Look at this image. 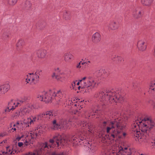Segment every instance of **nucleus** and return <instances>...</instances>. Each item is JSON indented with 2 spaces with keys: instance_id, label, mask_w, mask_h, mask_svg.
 <instances>
[{
  "instance_id": "nucleus-1",
  "label": "nucleus",
  "mask_w": 155,
  "mask_h": 155,
  "mask_svg": "<svg viewBox=\"0 0 155 155\" xmlns=\"http://www.w3.org/2000/svg\"><path fill=\"white\" fill-rule=\"evenodd\" d=\"M85 139V137L82 135H74L69 137L66 139H62L61 136L58 133L56 134L52 139L49 140L48 143L45 142L41 143V147L38 149L35 150L32 152H29L22 155H41L43 151L48 150V149L53 148L59 145L64 146L66 143L69 142L76 145H79L80 142Z\"/></svg>"
},
{
  "instance_id": "nucleus-2",
  "label": "nucleus",
  "mask_w": 155,
  "mask_h": 155,
  "mask_svg": "<svg viewBox=\"0 0 155 155\" xmlns=\"http://www.w3.org/2000/svg\"><path fill=\"white\" fill-rule=\"evenodd\" d=\"M114 121L109 122L106 120L100 118L98 126L101 128L102 134L106 132L109 134L108 136L110 139L116 140L123 137H125L126 134L124 132L125 127L123 120L120 118L116 119ZM114 141L116 142V141Z\"/></svg>"
},
{
  "instance_id": "nucleus-3",
  "label": "nucleus",
  "mask_w": 155,
  "mask_h": 155,
  "mask_svg": "<svg viewBox=\"0 0 155 155\" xmlns=\"http://www.w3.org/2000/svg\"><path fill=\"white\" fill-rule=\"evenodd\" d=\"M155 126V122L152 120L144 118L141 120L140 117L136 119L132 125V129L135 140L140 143L146 139V135L152 130Z\"/></svg>"
},
{
  "instance_id": "nucleus-4",
  "label": "nucleus",
  "mask_w": 155,
  "mask_h": 155,
  "mask_svg": "<svg viewBox=\"0 0 155 155\" xmlns=\"http://www.w3.org/2000/svg\"><path fill=\"white\" fill-rule=\"evenodd\" d=\"M121 94V92L119 91H115L113 90L105 91H100L95 94L94 97L101 102L103 104L105 105L108 104L109 103L122 102L124 100V98Z\"/></svg>"
},
{
  "instance_id": "nucleus-5",
  "label": "nucleus",
  "mask_w": 155,
  "mask_h": 155,
  "mask_svg": "<svg viewBox=\"0 0 155 155\" xmlns=\"http://www.w3.org/2000/svg\"><path fill=\"white\" fill-rule=\"evenodd\" d=\"M65 97L63 91L60 90H50L48 92L43 91L40 92L37 95V98L41 101H43L46 103L52 102H56L58 104L62 102Z\"/></svg>"
},
{
  "instance_id": "nucleus-6",
  "label": "nucleus",
  "mask_w": 155,
  "mask_h": 155,
  "mask_svg": "<svg viewBox=\"0 0 155 155\" xmlns=\"http://www.w3.org/2000/svg\"><path fill=\"white\" fill-rule=\"evenodd\" d=\"M41 129V128H39L38 129H35L33 132L30 133L27 132L21 136H18L16 138L17 140L21 141L18 143V146L21 147L24 144L27 146L30 143H33L32 139L39 136L42 133L43 131Z\"/></svg>"
},
{
  "instance_id": "nucleus-7",
  "label": "nucleus",
  "mask_w": 155,
  "mask_h": 155,
  "mask_svg": "<svg viewBox=\"0 0 155 155\" xmlns=\"http://www.w3.org/2000/svg\"><path fill=\"white\" fill-rule=\"evenodd\" d=\"M81 82V91L84 93H89L92 89L98 84L97 80L94 77L83 78L79 81L77 82L76 86H78Z\"/></svg>"
},
{
  "instance_id": "nucleus-8",
  "label": "nucleus",
  "mask_w": 155,
  "mask_h": 155,
  "mask_svg": "<svg viewBox=\"0 0 155 155\" xmlns=\"http://www.w3.org/2000/svg\"><path fill=\"white\" fill-rule=\"evenodd\" d=\"M103 155H133L130 149L124 148L121 146L114 144L111 146V150Z\"/></svg>"
},
{
  "instance_id": "nucleus-9",
  "label": "nucleus",
  "mask_w": 155,
  "mask_h": 155,
  "mask_svg": "<svg viewBox=\"0 0 155 155\" xmlns=\"http://www.w3.org/2000/svg\"><path fill=\"white\" fill-rule=\"evenodd\" d=\"M72 121L71 120L67 121L65 120L62 119L59 121L57 122L56 120H54L51 124V128L52 129L54 130H56L61 128L65 129H67L69 125H71V123Z\"/></svg>"
},
{
  "instance_id": "nucleus-10",
  "label": "nucleus",
  "mask_w": 155,
  "mask_h": 155,
  "mask_svg": "<svg viewBox=\"0 0 155 155\" xmlns=\"http://www.w3.org/2000/svg\"><path fill=\"white\" fill-rule=\"evenodd\" d=\"M41 72V70H37L35 74L29 73L25 77L26 84L29 83L31 84H35L38 81L39 76Z\"/></svg>"
},
{
  "instance_id": "nucleus-11",
  "label": "nucleus",
  "mask_w": 155,
  "mask_h": 155,
  "mask_svg": "<svg viewBox=\"0 0 155 155\" xmlns=\"http://www.w3.org/2000/svg\"><path fill=\"white\" fill-rule=\"evenodd\" d=\"M33 110L28 107L21 108L18 114V116L23 117L31 115L32 113Z\"/></svg>"
},
{
  "instance_id": "nucleus-12",
  "label": "nucleus",
  "mask_w": 155,
  "mask_h": 155,
  "mask_svg": "<svg viewBox=\"0 0 155 155\" xmlns=\"http://www.w3.org/2000/svg\"><path fill=\"white\" fill-rule=\"evenodd\" d=\"M36 118V117L31 115L30 117L23 120V124L26 127H31L34 124Z\"/></svg>"
},
{
  "instance_id": "nucleus-13",
  "label": "nucleus",
  "mask_w": 155,
  "mask_h": 155,
  "mask_svg": "<svg viewBox=\"0 0 155 155\" xmlns=\"http://www.w3.org/2000/svg\"><path fill=\"white\" fill-rule=\"evenodd\" d=\"M80 126L82 129L87 130L88 131L91 132V133L94 132L93 130L94 129V126L91 123L87 124L84 121H81L80 123Z\"/></svg>"
},
{
  "instance_id": "nucleus-14",
  "label": "nucleus",
  "mask_w": 155,
  "mask_h": 155,
  "mask_svg": "<svg viewBox=\"0 0 155 155\" xmlns=\"http://www.w3.org/2000/svg\"><path fill=\"white\" fill-rule=\"evenodd\" d=\"M137 46L139 51H145L147 48V44L145 40L140 39L138 41Z\"/></svg>"
},
{
  "instance_id": "nucleus-15",
  "label": "nucleus",
  "mask_w": 155,
  "mask_h": 155,
  "mask_svg": "<svg viewBox=\"0 0 155 155\" xmlns=\"http://www.w3.org/2000/svg\"><path fill=\"white\" fill-rule=\"evenodd\" d=\"M64 58L66 62L69 63L74 59V56L70 52H66L64 55Z\"/></svg>"
},
{
  "instance_id": "nucleus-16",
  "label": "nucleus",
  "mask_w": 155,
  "mask_h": 155,
  "mask_svg": "<svg viewBox=\"0 0 155 155\" xmlns=\"http://www.w3.org/2000/svg\"><path fill=\"white\" fill-rule=\"evenodd\" d=\"M119 27L118 24L114 20L110 21L107 26L108 29L110 30H116L118 29Z\"/></svg>"
},
{
  "instance_id": "nucleus-17",
  "label": "nucleus",
  "mask_w": 155,
  "mask_h": 155,
  "mask_svg": "<svg viewBox=\"0 0 155 155\" xmlns=\"http://www.w3.org/2000/svg\"><path fill=\"white\" fill-rule=\"evenodd\" d=\"M10 86L8 84H4L0 86V96L5 94L9 89Z\"/></svg>"
},
{
  "instance_id": "nucleus-18",
  "label": "nucleus",
  "mask_w": 155,
  "mask_h": 155,
  "mask_svg": "<svg viewBox=\"0 0 155 155\" xmlns=\"http://www.w3.org/2000/svg\"><path fill=\"white\" fill-rule=\"evenodd\" d=\"M8 106L10 107V110H13L16 107L21 106V104L19 102L12 100L8 102Z\"/></svg>"
},
{
  "instance_id": "nucleus-19",
  "label": "nucleus",
  "mask_w": 155,
  "mask_h": 155,
  "mask_svg": "<svg viewBox=\"0 0 155 155\" xmlns=\"http://www.w3.org/2000/svg\"><path fill=\"white\" fill-rule=\"evenodd\" d=\"M132 15L136 18H140L141 16V11L139 8H137L134 9Z\"/></svg>"
},
{
  "instance_id": "nucleus-20",
  "label": "nucleus",
  "mask_w": 155,
  "mask_h": 155,
  "mask_svg": "<svg viewBox=\"0 0 155 155\" xmlns=\"http://www.w3.org/2000/svg\"><path fill=\"white\" fill-rule=\"evenodd\" d=\"M101 40V36L98 32H96L92 36V41L94 43H97L99 42Z\"/></svg>"
},
{
  "instance_id": "nucleus-21",
  "label": "nucleus",
  "mask_w": 155,
  "mask_h": 155,
  "mask_svg": "<svg viewBox=\"0 0 155 155\" xmlns=\"http://www.w3.org/2000/svg\"><path fill=\"white\" fill-rule=\"evenodd\" d=\"M47 54L46 50L45 49H41L38 50L36 52V54L38 58H44L46 56Z\"/></svg>"
},
{
  "instance_id": "nucleus-22",
  "label": "nucleus",
  "mask_w": 155,
  "mask_h": 155,
  "mask_svg": "<svg viewBox=\"0 0 155 155\" xmlns=\"http://www.w3.org/2000/svg\"><path fill=\"white\" fill-rule=\"evenodd\" d=\"M17 150L14 148V146L12 147L8 146L6 147V152H3L2 153H4L5 155L6 154H14L16 153Z\"/></svg>"
},
{
  "instance_id": "nucleus-23",
  "label": "nucleus",
  "mask_w": 155,
  "mask_h": 155,
  "mask_svg": "<svg viewBox=\"0 0 155 155\" xmlns=\"http://www.w3.org/2000/svg\"><path fill=\"white\" fill-rule=\"evenodd\" d=\"M52 77L53 78L56 79L58 81L61 82H63L64 80V74H56L55 73H53Z\"/></svg>"
},
{
  "instance_id": "nucleus-24",
  "label": "nucleus",
  "mask_w": 155,
  "mask_h": 155,
  "mask_svg": "<svg viewBox=\"0 0 155 155\" xmlns=\"http://www.w3.org/2000/svg\"><path fill=\"white\" fill-rule=\"evenodd\" d=\"M83 101H84V100H83L80 101V99H72L68 104H70V105H74V106L79 107L80 106L79 103L81 102H82ZM77 108H78L79 110H80L79 107H77Z\"/></svg>"
},
{
  "instance_id": "nucleus-25",
  "label": "nucleus",
  "mask_w": 155,
  "mask_h": 155,
  "mask_svg": "<svg viewBox=\"0 0 155 155\" xmlns=\"http://www.w3.org/2000/svg\"><path fill=\"white\" fill-rule=\"evenodd\" d=\"M45 118L48 120H51L54 117V116H55L54 113L51 111H47L45 113Z\"/></svg>"
},
{
  "instance_id": "nucleus-26",
  "label": "nucleus",
  "mask_w": 155,
  "mask_h": 155,
  "mask_svg": "<svg viewBox=\"0 0 155 155\" xmlns=\"http://www.w3.org/2000/svg\"><path fill=\"white\" fill-rule=\"evenodd\" d=\"M10 107L8 106L5 109L2 111V114L0 118V120H3L4 118L6 117L5 115L8 112H10L11 110H10Z\"/></svg>"
},
{
  "instance_id": "nucleus-27",
  "label": "nucleus",
  "mask_w": 155,
  "mask_h": 155,
  "mask_svg": "<svg viewBox=\"0 0 155 155\" xmlns=\"http://www.w3.org/2000/svg\"><path fill=\"white\" fill-rule=\"evenodd\" d=\"M85 146L88 147V150L90 152L93 153L96 151V148L94 145H92L89 142H87Z\"/></svg>"
},
{
  "instance_id": "nucleus-28",
  "label": "nucleus",
  "mask_w": 155,
  "mask_h": 155,
  "mask_svg": "<svg viewBox=\"0 0 155 155\" xmlns=\"http://www.w3.org/2000/svg\"><path fill=\"white\" fill-rule=\"evenodd\" d=\"M35 100L33 99H31V100H28V106L29 108L33 110L35 108Z\"/></svg>"
},
{
  "instance_id": "nucleus-29",
  "label": "nucleus",
  "mask_w": 155,
  "mask_h": 155,
  "mask_svg": "<svg viewBox=\"0 0 155 155\" xmlns=\"http://www.w3.org/2000/svg\"><path fill=\"white\" fill-rule=\"evenodd\" d=\"M98 112H99L97 110H96L94 112V110H91L89 111L88 112L87 111L85 112V114H88V117H91V118H93V116H94L98 114Z\"/></svg>"
},
{
  "instance_id": "nucleus-30",
  "label": "nucleus",
  "mask_w": 155,
  "mask_h": 155,
  "mask_svg": "<svg viewBox=\"0 0 155 155\" xmlns=\"http://www.w3.org/2000/svg\"><path fill=\"white\" fill-rule=\"evenodd\" d=\"M24 41L23 40L20 39L18 40L16 45V48L18 51L20 50L23 45H24Z\"/></svg>"
},
{
  "instance_id": "nucleus-31",
  "label": "nucleus",
  "mask_w": 155,
  "mask_h": 155,
  "mask_svg": "<svg viewBox=\"0 0 155 155\" xmlns=\"http://www.w3.org/2000/svg\"><path fill=\"white\" fill-rule=\"evenodd\" d=\"M149 89L150 91H151V92L155 93V81L151 82L150 84Z\"/></svg>"
},
{
  "instance_id": "nucleus-32",
  "label": "nucleus",
  "mask_w": 155,
  "mask_h": 155,
  "mask_svg": "<svg viewBox=\"0 0 155 155\" xmlns=\"http://www.w3.org/2000/svg\"><path fill=\"white\" fill-rule=\"evenodd\" d=\"M153 0H141L142 3L146 6L150 5L153 2Z\"/></svg>"
},
{
  "instance_id": "nucleus-33",
  "label": "nucleus",
  "mask_w": 155,
  "mask_h": 155,
  "mask_svg": "<svg viewBox=\"0 0 155 155\" xmlns=\"http://www.w3.org/2000/svg\"><path fill=\"white\" fill-rule=\"evenodd\" d=\"M29 97L25 96L21 98L19 101H18V102H19L21 105V104L24 102L28 103V100H29Z\"/></svg>"
},
{
  "instance_id": "nucleus-34",
  "label": "nucleus",
  "mask_w": 155,
  "mask_h": 155,
  "mask_svg": "<svg viewBox=\"0 0 155 155\" xmlns=\"http://www.w3.org/2000/svg\"><path fill=\"white\" fill-rule=\"evenodd\" d=\"M117 58V59L118 63H120L124 61L123 58L122 57H118V56L115 55L113 56L112 58V59L114 60L115 58Z\"/></svg>"
},
{
  "instance_id": "nucleus-35",
  "label": "nucleus",
  "mask_w": 155,
  "mask_h": 155,
  "mask_svg": "<svg viewBox=\"0 0 155 155\" xmlns=\"http://www.w3.org/2000/svg\"><path fill=\"white\" fill-rule=\"evenodd\" d=\"M151 139L153 141H151L150 143L151 147L152 148H155V134L151 137Z\"/></svg>"
},
{
  "instance_id": "nucleus-36",
  "label": "nucleus",
  "mask_w": 155,
  "mask_h": 155,
  "mask_svg": "<svg viewBox=\"0 0 155 155\" xmlns=\"http://www.w3.org/2000/svg\"><path fill=\"white\" fill-rule=\"evenodd\" d=\"M55 72L54 73H55L56 74H64V72L61 71V69L60 68H56L55 69Z\"/></svg>"
},
{
  "instance_id": "nucleus-37",
  "label": "nucleus",
  "mask_w": 155,
  "mask_h": 155,
  "mask_svg": "<svg viewBox=\"0 0 155 155\" xmlns=\"http://www.w3.org/2000/svg\"><path fill=\"white\" fill-rule=\"evenodd\" d=\"M45 113H43L42 114H40L37 115V119L38 120H41L44 118H45Z\"/></svg>"
},
{
  "instance_id": "nucleus-38",
  "label": "nucleus",
  "mask_w": 155,
  "mask_h": 155,
  "mask_svg": "<svg viewBox=\"0 0 155 155\" xmlns=\"http://www.w3.org/2000/svg\"><path fill=\"white\" fill-rule=\"evenodd\" d=\"M17 0H8V4L11 5H14L17 2Z\"/></svg>"
},
{
  "instance_id": "nucleus-39",
  "label": "nucleus",
  "mask_w": 155,
  "mask_h": 155,
  "mask_svg": "<svg viewBox=\"0 0 155 155\" xmlns=\"http://www.w3.org/2000/svg\"><path fill=\"white\" fill-rule=\"evenodd\" d=\"M70 113L71 114H76V115H77V114H79V113H80L79 111H78V109L77 110H70Z\"/></svg>"
},
{
  "instance_id": "nucleus-40",
  "label": "nucleus",
  "mask_w": 155,
  "mask_h": 155,
  "mask_svg": "<svg viewBox=\"0 0 155 155\" xmlns=\"http://www.w3.org/2000/svg\"><path fill=\"white\" fill-rule=\"evenodd\" d=\"M77 81H73L71 84L72 87H71L73 89L76 88V83H77Z\"/></svg>"
},
{
  "instance_id": "nucleus-41",
  "label": "nucleus",
  "mask_w": 155,
  "mask_h": 155,
  "mask_svg": "<svg viewBox=\"0 0 155 155\" xmlns=\"http://www.w3.org/2000/svg\"><path fill=\"white\" fill-rule=\"evenodd\" d=\"M64 17L65 18L68 19L70 18V14L68 12H66L65 13H64Z\"/></svg>"
},
{
  "instance_id": "nucleus-42",
  "label": "nucleus",
  "mask_w": 155,
  "mask_h": 155,
  "mask_svg": "<svg viewBox=\"0 0 155 155\" xmlns=\"http://www.w3.org/2000/svg\"><path fill=\"white\" fill-rule=\"evenodd\" d=\"M31 5L30 2L28 1H27L25 3V7H28V8H30L31 6Z\"/></svg>"
},
{
  "instance_id": "nucleus-43",
  "label": "nucleus",
  "mask_w": 155,
  "mask_h": 155,
  "mask_svg": "<svg viewBox=\"0 0 155 155\" xmlns=\"http://www.w3.org/2000/svg\"><path fill=\"white\" fill-rule=\"evenodd\" d=\"M81 61H80L79 63H78L76 65V68H77L79 69L80 68H81Z\"/></svg>"
},
{
  "instance_id": "nucleus-44",
  "label": "nucleus",
  "mask_w": 155,
  "mask_h": 155,
  "mask_svg": "<svg viewBox=\"0 0 155 155\" xmlns=\"http://www.w3.org/2000/svg\"><path fill=\"white\" fill-rule=\"evenodd\" d=\"M6 140H3V141L1 142L0 143V146H3L5 144L6 142Z\"/></svg>"
},
{
  "instance_id": "nucleus-45",
  "label": "nucleus",
  "mask_w": 155,
  "mask_h": 155,
  "mask_svg": "<svg viewBox=\"0 0 155 155\" xmlns=\"http://www.w3.org/2000/svg\"><path fill=\"white\" fill-rule=\"evenodd\" d=\"M137 87V88L138 89H137L134 86V85H133V89H134L135 90V91H138V90H140V87Z\"/></svg>"
},
{
  "instance_id": "nucleus-46",
  "label": "nucleus",
  "mask_w": 155,
  "mask_h": 155,
  "mask_svg": "<svg viewBox=\"0 0 155 155\" xmlns=\"http://www.w3.org/2000/svg\"><path fill=\"white\" fill-rule=\"evenodd\" d=\"M91 63V61H90L88 60L87 59V61H85V63L87 65H88L89 63Z\"/></svg>"
},
{
  "instance_id": "nucleus-47",
  "label": "nucleus",
  "mask_w": 155,
  "mask_h": 155,
  "mask_svg": "<svg viewBox=\"0 0 155 155\" xmlns=\"http://www.w3.org/2000/svg\"><path fill=\"white\" fill-rule=\"evenodd\" d=\"M82 61H83V62H81V64L82 65H83L84 64H86L85 63V61H84V59H82Z\"/></svg>"
},
{
  "instance_id": "nucleus-48",
  "label": "nucleus",
  "mask_w": 155,
  "mask_h": 155,
  "mask_svg": "<svg viewBox=\"0 0 155 155\" xmlns=\"http://www.w3.org/2000/svg\"><path fill=\"white\" fill-rule=\"evenodd\" d=\"M152 105L153 106V108L155 109V102H153V104H152Z\"/></svg>"
},
{
  "instance_id": "nucleus-49",
  "label": "nucleus",
  "mask_w": 155,
  "mask_h": 155,
  "mask_svg": "<svg viewBox=\"0 0 155 155\" xmlns=\"http://www.w3.org/2000/svg\"><path fill=\"white\" fill-rule=\"evenodd\" d=\"M12 129H13L15 131L16 130V128L15 127L12 128Z\"/></svg>"
},
{
  "instance_id": "nucleus-50",
  "label": "nucleus",
  "mask_w": 155,
  "mask_h": 155,
  "mask_svg": "<svg viewBox=\"0 0 155 155\" xmlns=\"http://www.w3.org/2000/svg\"><path fill=\"white\" fill-rule=\"evenodd\" d=\"M77 87H78V89L79 90L80 89V88H81V86H78Z\"/></svg>"
},
{
  "instance_id": "nucleus-51",
  "label": "nucleus",
  "mask_w": 155,
  "mask_h": 155,
  "mask_svg": "<svg viewBox=\"0 0 155 155\" xmlns=\"http://www.w3.org/2000/svg\"><path fill=\"white\" fill-rule=\"evenodd\" d=\"M2 152V154H1V153H0V155H5V154H4V153L3 154V153H2V152Z\"/></svg>"
},
{
  "instance_id": "nucleus-52",
  "label": "nucleus",
  "mask_w": 155,
  "mask_h": 155,
  "mask_svg": "<svg viewBox=\"0 0 155 155\" xmlns=\"http://www.w3.org/2000/svg\"><path fill=\"white\" fill-rule=\"evenodd\" d=\"M3 137V136H2V135H1V134H0V138L1 137Z\"/></svg>"
},
{
  "instance_id": "nucleus-53",
  "label": "nucleus",
  "mask_w": 155,
  "mask_h": 155,
  "mask_svg": "<svg viewBox=\"0 0 155 155\" xmlns=\"http://www.w3.org/2000/svg\"><path fill=\"white\" fill-rule=\"evenodd\" d=\"M84 60V61H87V59H85Z\"/></svg>"
},
{
  "instance_id": "nucleus-54",
  "label": "nucleus",
  "mask_w": 155,
  "mask_h": 155,
  "mask_svg": "<svg viewBox=\"0 0 155 155\" xmlns=\"http://www.w3.org/2000/svg\"><path fill=\"white\" fill-rule=\"evenodd\" d=\"M15 125L14 124V127H15Z\"/></svg>"
},
{
  "instance_id": "nucleus-55",
  "label": "nucleus",
  "mask_w": 155,
  "mask_h": 155,
  "mask_svg": "<svg viewBox=\"0 0 155 155\" xmlns=\"http://www.w3.org/2000/svg\"><path fill=\"white\" fill-rule=\"evenodd\" d=\"M82 69L81 68V70H80V71H81V70H82Z\"/></svg>"
},
{
  "instance_id": "nucleus-56",
  "label": "nucleus",
  "mask_w": 155,
  "mask_h": 155,
  "mask_svg": "<svg viewBox=\"0 0 155 155\" xmlns=\"http://www.w3.org/2000/svg\"><path fill=\"white\" fill-rule=\"evenodd\" d=\"M81 107V105H80V107Z\"/></svg>"
}]
</instances>
